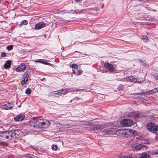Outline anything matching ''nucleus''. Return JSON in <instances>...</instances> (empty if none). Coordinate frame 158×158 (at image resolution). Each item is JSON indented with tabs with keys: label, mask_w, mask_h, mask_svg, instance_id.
Returning a JSON list of instances; mask_svg holds the SVG:
<instances>
[{
	"label": "nucleus",
	"mask_w": 158,
	"mask_h": 158,
	"mask_svg": "<svg viewBox=\"0 0 158 158\" xmlns=\"http://www.w3.org/2000/svg\"><path fill=\"white\" fill-rule=\"evenodd\" d=\"M50 124L48 120H45L41 122L40 120H38L36 121V123H34L32 126L36 127V128H46L48 127Z\"/></svg>",
	"instance_id": "obj_1"
},
{
	"label": "nucleus",
	"mask_w": 158,
	"mask_h": 158,
	"mask_svg": "<svg viewBox=\"0 0 158 158\" xmlns=\"http://www.w3.org/2000/svg\"><path fill=\"white\" fill-rule=\"evenodd\" d=\"M23 135V132L19 130L10 131V136L15 139L19 138Z\"/></svg>",
	"instance_id": "obj_2"
},
{
	"label": "nucleus",
	"mask_w": 158,
	"mask_h": 158,
	"mask_svg": "<svg viewBox=\"0 0 158 158\" xmlns=\"http://www.w3.org/2000/svg\"><path fill=\"white\" fill-rule=\"evenodd\" d=\"M123 81L140 83L142 82L143 81V79L141 80L140 78H137L136 77L134 76H130L123 79Z\"/></svg>",
	"instance_id": "obj_3"
},
{
	"label": "nucleus",
	"mask_w": 158,
	"mask_h": 158,
	"mask_svg": "<svg viewBox=\"0 0 158 158\" xmlns=\"http://www.w3.org/2000/svg\"><path fill=\"white\" fill-rule=\"evenodd\" d=\"M146 127L147 129L150 131L157 134L158 132V126L154 123H148Z\"/></svg>",
	"instance_id": "obj_4"
},
{
	"label": "nucleus",
	"mask_w": 158,
	"mask_h": 158,
	"mask_svg": "<svg viewBox=\"0 0 158 158\" xmlns=\"http://www.w3.org/2000/svg\"><path fill=\"white\" fill-rule=\"evenodd\" d=\"M122 124L124 127H128L133 124V122L130 119H124L122 120Z\"/></svg>",
	"instance_id": "obj_5"
},
{
	"label": "nucleus",
	"mask_w": 158,
	"mask_h": 158,
	"mask_svg": "<svg viewBox=\"0 0 158 158\" xmlns=\"http://www.w3.org/2000/svg\"><path fill=\"white\" fill-rule=\"evenodd\" d=\"M128 116L129 118H132L134 117L137 118H141L142 116L141 114H139L137 112H131L128 114Z\"/></svg>",
	"instance_id": "obj_6"
},
{
	"label": "nucleus",
	"mask_w": 158,
	"mask_h": 158,
	"mask_svg": "<svg viewBox=\"0 0 158 158\" xmlns=\"http://www.w3.org/2000/svg\"><path fill=\"white\" fill-rule=\"evenodd\" d=\"M115 130L114 128H109L108 129H105L103 132L105 134L107 135H109V134H113L115 133Z\"/></svg>",
	"instance_id": "obj_7"
},
{
	"label": "nucleus",
	"mask_w": 158,
	"mask_h": 158,
	"mask_svg": "<svg viewBox=\"0 0 158 158\" xmlns=\"http://www.w3.org/2000/svg\"><path fill=\"white\" fill-rule=\"evenodd\" d=\"M104 66L110 72L113 73L114 71V69L112 64L109 63H106L105 64Z\"/></svg>",
	"instance_id": "obj_8"
},
{
	"label": "nucleus",
	"mask_w": 158,
	"mask_h": 158,
	"mask_svg": "<svg viewBox=\"0 0 158 158\" xmlns=\"http://www.w3.org/2000/svg\"><path fill=\"white\" fill-rule=\"evenodd\" d=\"M45 26V23L43 22H40L35 25V28L36 30H39L44 27Z\"/></svg>",
	"instance_id": "obj_9"
},
{
	"label": "nucleus",
	"mask_w": 158,
	"mask_h": 158,
	"mask_svg": "<svg viewBox=\"0 0 158 158\" xmlns=\"http://www.w3.org/2000/svg\"><path fill=\"white\" fill-rule=\"evenodd\" d=\"M13 106L12 103H8L2 106V108L4 110H8L11 109Z\"/></svg>",
	"instance_id": "obj_10"
},
{
	"label": "nucleus",
	"mask_w": 158,
	"mask_h": 158,
	"mask_svg": "<svg viewBox=\"0 0 158 158\" xmlns=\"http://www.w3.org/2000/svg\"><path fill=\"white\" fill-rule=\"evenodd\" d=\"M26 65L24 63H22L16 69V71L17 72H20L24 70L25 69Z\"/></svg>",
	"instance_id": "obj_11"
},
{
	"label": "nucleus",
	"mask_w": 158,
	"mask_h": 158,
	"mask_svg": "<svg viewBox=\"0 0 158 158\" xmlns=\"http://www.w3.org/2000/svg\"><path fill=\"white\" fill-rule=\"evenodd\" d=\"M0 136L4 139H8L10 136V131H4L0 133Z\"/></svg>",
	"instance_id": "obj_12"
},
{
	"label": "nucleus",
	"mask_w": 158,
	"mask_h": 158,
	"mask_svg": "<svg viewBox=\"0 0 158 158\" xmlns=\"http://www.w3.org/2000/svg\"><path fill=\"white\" fill-rule=\"evenodd\" d=\"M24 118V115L23 114H19L16 117L14 118V119L16 121H19L23 120Z\"/></svg>",
	"instance_id": "obj_13"
},
{
	"label": "nucleus",
	"mask_w": 158,
	"mask_h": 158,
	"mask_svg": "<svg viewBox=\"0 0 158 158\" xmlns=\"http://www.w3.org/2000/svg\"><path fill=\"white\" fill-rule=\"evenodd\" d=\"M125 129H119L116 131V134L120 136H124Z\"/></svg>",
	"instance_id": "obj_14"
},
{
	"label": "nucleus",
	"mask_w": 158,
	"mask_h": 158,
	"mask_svg": "<svg viewBox=\"0 0 158 158\" xmlns=\"http://www.w3.org/2000/svg\"><path fill=\"white\" fill-rule=\"evenodd\" d=\"M36 62H40L44 64H47L51 66L52 64L49 63H48L47 61L46 60H38L35 61Z\"/></svg>",
	"instance_id": "obj_15"
},
{
	"label": "nucleus",
	"mask_w": 158,
	"mask_h": 158,
	"mask_svg": "<svg viewBox=\"0 0 158 158\" xmlns=\"http://www.w3.org/2000/svg\"><path fill=\"white\" fill-rule=\"evenodd\" d=\"M131 136L129 129H125L124 136L127 137Z\"/></svg>",
	"instance_id": "obj_16"
},
{
	"label": "nucleus",
	"mask_w": 158,
	"mask_h": 158,
	"mask_svg": "<svg viewBox=\"0 0 158 158\" xmlns=\"http://www.w3.org/2000/svg\"><path fill=\"white\" fill-rule=\"evenodd\" d=\"M11 64V62L10 60H8L6 61V63L4 64V68L6 69L8 68L10 66Z\"/></svg>",
	"instance_id": "obj_17"
},
{
	"label": "nucleus",
	"mask_w": 158,
	"mask_h": 158,
	"mask_svg": "<svg viewBox=\"0 0 158 158\" xmlns=\"http://www.w3.org/2000/svg\"><path fill=\"white\" fill-rule=\"evenodd\" d=\"M103 128V126L102 125H96L94 126L93 128V130H101Z\"/></svg>",
	"instance_id": "obj_18"
},
{
	"label": "nucleus",
	"mask_w": 158,
	"mask_h": 158,
	"mask_svg": "<svg viewBox=\"0 0 158 158\" xmlns=\"http://www.w3.org/2000/svg\"><path fill=\"white\" fill-rule=\"evenodd\" d=\"M73 71L74 73L77 75H78L81 73L77 68L73 69Z\"/></svg>",
	"instance_id": "obj_19"
},
{
	"label": "nucleus",
	"mask_w": 158,
	"mask_h": 158,
	"mask_svg": "<svg viewBox=\"0 0 158 158\" xmlns=\"http://www.w3.org/2000/svg\"><path fill=\"white\" fill-rule=\"evenodd\" d=\"M143 147H145L144 146H142L141 144H139L138 145H136L135 146V148L137 151L141 149Z\"/></svg>",
	"instance_id": "obj_20"
},
{
	"label": "nucleus",
	"mask_w": 158,
	"mask_h": 158,
	"mask_svg": "<svg viewBox=\"0 0 158 158\" xmlns=\"http://www.w3.org/2000/svg\"><path fill=\"white\" fill-rule=\"evenodd\" d=\"M29 77V74L27 73H25L23 76V78L24 80H26V82H27Z\"/></svg>",
	"instance_id": "obj_21"
},
{
	"label": "nucleus",
	"mask_w": 158,
	"mask_h": 158,
	"mask_svg": "<svg viewBox=\"0 0 158 158\" xmlns=\"http://www.w3.org/2000/svg\"><path fill=\"white\" fill-rule=\"evenodd\" d=\"M139 158H150V156L146 154L143 153Z\"/></svg>",
	"instance_id": "obj_22"
},
{
	"label": "nucleus",
	"mask_w": 158,
	"mask_h": 158,
	"mask_svg": "<svg viewBox=\"0 0 158 158\" xmlns=\"http://www.w3.org/2000/svg\"><path fill=\"white\" fill-rule=\"evenodd\" d=\"M27 23L28 21L27 20H23L21 22L20 25V26H21L23 25H26L27 24Z\"/></svg>",
	"instance_id": "obj_23"
},
{
	"label": "nucleus",
	"mask_w": 158,
	"mask_h": 158,
	"mask_svg": "<svg viewBox=\"0 0 158 158\" xmlns=\"http://www.w3.org/2000/svg\"><path fill=\"white\" fill-rule=\"evenodd\" d=\"M36 121H37V120L36 121V120L32 121V120H31L30 122L29 125L31 127H36H36H34V126H31V125H33L34 123H36Z\"/></svg>",
	"instance_id": "obj_24"
},
{
	"label": "nucleus",
	"mask_w": 158,
	"mask_h": 158,
	"mask_svg": "<svg viewBox=\"0 0 158 158\" xmlns=\"http://www.w3.org/2000/svg\"><path fill=\"white\" fill-rule=\"evenodd\" d=\"M54 94H56L57 95H58L59 96L61 95V91H60V90H58L57 91H55L54 92Z\"/></svg>",
	"instance_id": "obj_25"
},
{
	"label": "nucleus",
	"mask_w": 158,
	"mask_h": 158,
	"mask_svg": "<svg viewBox=\"0 0 158 158\" xmlns=\"http://www.w3.org/2000/svg\"><path fill=\"white\" fill-rule=\"evenodd\" d=\"M31 92V89L30 88H27L25 91V93L28 94H30Z\"/></svg>",
	"instance_id": "obj_26"
},
{
	"label": "nucleus",
	"mask_w": 158,
	"mask_h": 158,
	"mask_svg": "<svg viewBox=\"0 0 158 158\" xmlns=\"http://www.w3.org/2000/svg\"><path fill=\"white\" fill-rule=\"evenodd\" d=\"M61 92V95H62L65 94H66L67 92V91L65 89H60Z\"/></svg>",
	"instance_id": "obj_27"
},
{
	"label": "nucleus",
	"mask_w": 158,
	"mask_h": 158,
	"mask_svg": "<svg viewBox=\"0 0 158 158\" xmlns=\"http://www.w3.org/2000/svg\"><path fill=\"white\" fill-rule=\"evenodd\" d=\"M129 130L130 131V132L131 133V136H133V135H134L135 133V131L133 130H132L131 129H129Z\"/></svg>",
	"instance_id": "obj_28"
},
{
	"label": "nucleus",
	"mask_w": 158,
	"mask_h": 158,
	"mask_svg": "<svg viewBox=\"0 0 158 158\" xmlns=\"http://www.w3.org/2000/svg\"><path fill=\"white\" fill-rule=\"evenodd\" d=\"M142 39L144 41H147L148 40V37L146 35H143L142 37Z\"/></svg>",
	"instance_id": "obj_29"
},
{
	"label": "nucleus",
	"mask_w": 158,
	"mask_h": 158,
	"mask_svg": "<svg viewBox=\"0 0 158 158\" xmlns=\"http://www.w3.org/2000/svg\"><path fill=\"white\" fill-rule=\"evenodd\" d=\"M57 147L56 145H52V148L53 150H56L57 149Z\"/></svg>",
	"instance_id": "obj_30"
},
{
	"label": "nucleus",
	"mask_w": 158,
	"mask_h": 158,
	"mask_svg": "<svg viewBox=\"0 0 158 158\" xmlns=\"http://www.w3.org/2000/svg\"><path fill=\"white\" fill-rule=\"evenodd\" d=\"M13 49V46L12 45L7 46V49L8 50H10Z\"/></svg>",
	"instance_id": "obj_31"
},
{
	"label": "nucleus",
	"mask_w": 158,
	"mask_h": 158,
	"mask_svg": "<svg viewBox=\"0 0 158 158\" xmlns=\"http://www.w3.org/2000/svg\"><path fill=\"white\" fill-rule=\"evenodd\" d=\"M152 91L153 93H155L158 92V87L154 88L153 90H152Z\"/></svg>",
	"instance_id": "obj_32"
},
{
	"label": "nucleus",
	"mask_w": 158,
	"mask_h": 158,
	"mask_svg": "<svg viewBox=\"0 0 158 158\" xmlns=\"http://www.w3.org/2000/svg\"><path fill=\"white\" fill-rule=\"evenodd\" d=\"M140 64L142 65H143V66H145L146 65V62L144 61H142L140 62Z\"/></svg>",
	"instance_id": "obj_33"
},
{
	"label": "nucleus",
	"mask_w": 158,
	"mask_h": 158,
	"mask_svg": "<svg viewBox=\"0 0 158 158\" xmlns=\"http://www.w3.org/2000/svg\"><path fill=\"white\" fill-rule=\"evenodd\" d=\"M0 145H7V143H6L3 142H0Z\"/></svg>",
	"instance_id": "obj_34"
},
{
	"label": "nucleus",
	"mask_w": 158,
	"mask_h": 158,
	"mask_svg": "<svg viewBox=\"0 0 158 158\" xmlns=\"http://www.w3.org/2000/svg\"><path fill=\"white\" fill-rule=\"evenodd\" d=\"M72 67L73 68V69L77 68V65L75 64H73L72 65Z\"/></svg>",
	"instance_id": "obj_35"
},
{
	"label": "nucleus",
	"mask_w": 158,
	"mask_h": 158,
	"mask_svg": "<svg viewBox=\"0 0 158 158\" xmlns=\"http://www.w3.org/2000/svg\"><path fill=\"white\" fill-rule=\"evenodd\" d=\"M1 56L2 57H5L6 55L5 53L2 52L1 53Z\"/></svg>",
	"instance_id": "obj_36"
},
{
	"label": "nucleus",
	"mask_w": 158,
	"mask_h": 158,
	"mask_svg": "<svg viewBox=\"0 0 158 158\" xmlns=\"http://www.w3.org/2000/svg\"><path fill=\"white\" fill-rule=\"evenodd\" d=\"M27 82H26V80H22L21 81V83L22 84H24L26 83Z\"/></svg>",
	"instance_id": "obj_37"
},
{
	"label": "nucleus",
	"mask_w": 158,
	"mask_h": 158,
	"mask_svg": "<svg viewBox=\"0 0 158 158\" xmlns=\"http://www.w3.org/2000/svg\"><path fill=\"white\" fill-rule=\"evenodd\" d=\"M139 1L140 2H146L148 1L149 0H137Z\"/></svg>",
	"instance_id": "obj_38"
},
{
	"label": "nucleus",
	"mask_w": 158,
	"mask_h": 158,
	"mask_svg": "<svg viewBox=\"0 0 158 158\" xmlns=\"http://www.w3.org/2000/svg\"><path fill=\"white\" fill-rule=\"evenodd\" d=\"M156 77L157 79L158 80V75H156Z\"/></svg>",
	"instance_id": "obj_39"
},
{
	"label": "nucleus",
	"mask_w": 158,
	"mask_h": 158,
	"mask_svg": "<svg viewBox=\"0 0 158 158\" xmlns=\"http://www.w3.org/2000/svg\"><path fill=\"white\" fill-rule=\"evenodd\" d=\"M145 98L146 99H149L148 98V97H145Z\"/></svg>",
	"instance_id": "obj_40"
},
{
	"label": "nucleus",
	"mask_w": 158,
	"mask_h": 158,
	"mask_svg": "<svg viewBox=\"0 0 158 158\" xmlns=\"http://www.w3.org/2000/svg\"><path fill=\"white\" fill-rule=\"evenodd\" d=\"M76 1H79L80 0H75Z\"/></svg>",
	"instance_id": "obj_41"
}]
</instances>
